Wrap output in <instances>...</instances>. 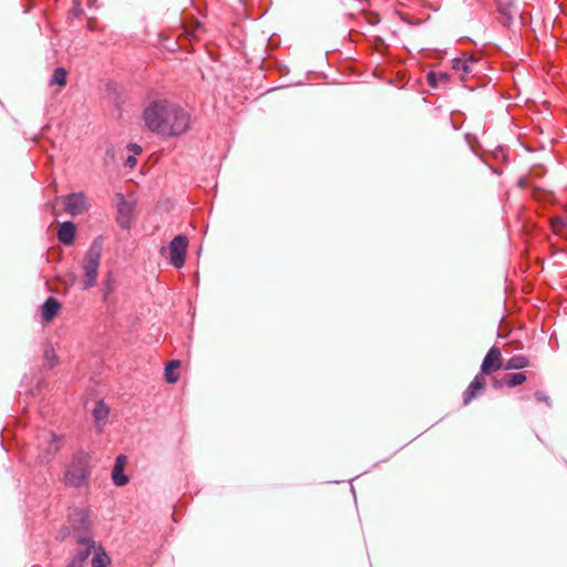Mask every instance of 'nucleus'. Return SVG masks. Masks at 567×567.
<instances>
[{"label":"nucleus","mask_w":567,"mask_h":567,"mask_svg":"<svg viewBox=\"0 0 567 567\" xmlns=\"http://www.w3.org/2000/svg\"><path fill=\"white\" fill-rule=\"evenodd\" d=\"M146 127L163 136H178L189 128L190 115L181 105L166 100H155L144 110Z\"/></svg>","instance_id":"f257e3e1"},{"label":"nucleus","mask_w":567,"mask_h":567,"mask_svg":"<svg viewBox=\"0 0 567 567\" xmlns=\"http://www.w3.org/2000/svg\"><path fill=\"white\" fill-rule=\"evenodd\" d=\"M91 475L92 456L89 452L79 450L65 465L62 481L65 486L80 489L89 486Z\"/></svg>","instance_id":"f03ea898"},{"label":"nucleus","mask_w":567,"mask_h":567,"mask_svg":"<svg viewBox=\"0 0 567 567\" xmlns=\"http://www.w3.org/2000/svg\"><path fill=\"white\" fill-rule=\"evenodd\" d=\"M103 244V236L95 237L84 255L82 265L84 271V277L82 281L83 290H87L96 285L97 270L101 262Z\"/></svg>","instance_id":"7ed1b4c3"},{"label":"nucleus","mask_w":567,"mask_h":567,"mask_svg":"<svg viewBox=\"0 0 567 567\" xmlns=\"http://www.w3.org/2000/svg\"><path fill=\"white\" fill-rule=\"evenodd\" d=\"M68 524L73 532V537L76 535H90L92 528L90 511L83 507H70Z\"/></svg>","instance_id":"20e7f679"},{"label":"nucleus","mask_w":567,"mask_h":567,"mask_svg":"<svg viewBox=\"0 0 567 567\" xmlns=\"http://www.w3.org/2000/svg\"><path fill=\"white\" fill-rule=\"evenodd\" d=\"M188 248V237L185 234L176 235L168 244L169 264L181 269L185 266Z\"/></svg>","instance_id":"39448f33"},{"label":"nucleus","mask_w":567,"mask_h":567,"mask_svg":"<svg viewBox=\"0 0 567 567\" xmlns=\"http://www.w3.org/2000/svg\"><path fill=\"white\" fill-rule=\"evenodd\" d=\"M116 223L124 229L128 230L132 227V221L135 212V203L128 200L122 193H116Z\"/></svg>","instance_id":"423d86ee"},{"label":"nucleus","mask_w":567,"mask_h":567,"mask_svg":"<svg viewBox=\"0 0 567 567\" xmlns=\"http://www.w3.org/2000/svg\"><path fill=\"white\" fill-rule=\"evenodd\" d=\"M74 540L79 545H83L84 548L78 551L70 561L80 567H87V560L90 556L95 551V542L91 535H76Z\"/></svg>","instance_id":"0eeeda50"},{"label":"nucleus","mask_w":567,"mask_h":567,"mask_svg":"<svg viewBox=\"0 0 567 567\" xmlns=\"http://www.w3.org/2000/svg\"><path fill=\"white\" fill-rule=\"evenodd\" d=\"M502 368V353L497 346H493L486 353L481 364L480 373L492 374Z\"/></svg>","instance_id":"6e6552de"},{"label":"nucleus","mask_w":567,"mask_h":567,"mask_svg":"<svg viewBox=\"0 0 567 567\" xmlns=\"http://www.w3.org/2000/svg\"><path fill=\"white\" fill-rule=\"evenodd\" d=\"M127 457L124 454L116 456L111 472V478L115 486L123 487L130 482V477L125 474V465Z\"/></svg>","instance_id":"1a4fd4ad"},{"label":"nucleus","mask_w":567,"mask_h":567,"mask_svg":"<svg viewBox=\"0 0 567 567\" xmlns=\"http://www.w3.org/2000/svg\"><path fill=\"white\" fill-rule=\"evenodd\" d=\"M86 198L82 192L72 193L64 197V209L71 216H76L85 210Z\"/></svg>","instance_id":"9d476101"},{"label":"nucleus","mask_w":567,"mask_h":567,"mask_svg":"<svg viewBox=\"0 0 567 567\" xmlns=\"http://www.w3.org/2000/svg\"><path fill=\"white\" fill-rule=\"evenodd\" d=\"M485 388L486 382L483 374H476L463 393L464 405L470 404L474 399L481 395L484 392Z\"/></svg>","instance_id":"9b49d317"},{"label":"nucleus","mask_w":567,"mask_h":567,"mask_svg":"<svg viewBox=\"0 0 567 567\" xmlns=\"http://www.w3.org/2000/svg\"><path fill=\"white\" fill-rule=\"evenodd\" d=\"M76 225L72 220L62 223L58 229L56 237L59 241L69 247L75 241Z\"/></svg>","instance_id":"f8f14e48"},{"label":"nucleus","mask_w":567,"mask_h":567,"mask_svg":"<svg viewBox=\"0 0 567 567\" xmlns=\"http://www.w3.org/2000/svg\"><path fill=\"white\" fill-rule=\"evenodd\" d=\"M61 309L60 301L54 297H49L41 306L42 319L45 322L52 321Z\"/></svg>","instance_id":"ddd939ff"},{"label":"nucleus","mask_w":567,"mask_h":567,"mask_svg":"<svg viewBox=\"0 0 567 567\" xmlns=\"http://www.w3.org/2000/svg\"><path fill=\"white\" fill-rule=\"evenodd\" d=\"M530 196L534 200L538 202L539 204H542L544 206L550 205L555 202V196L551 192L543 189L537 186L532 187Z\"/></svg>","instance_id":"4468645a"},{"label":"nucleus","mask_w":567,"mask_h":567,"mask_svg":"<svg viewBox=\"0 0 567 567\" xmlns=\"http://www.w3.org/2000/svg\"><path fill=\"white\" fill-rule=\"evenodd\" d=\"M451 80V75L446 72H434L430 71L426 74V82L433 89H439L443 84H447Z\"/></svg>","instance_id":"2eb2a0df"},{"label":"nucleus","mask_w":567,"mask_h":567,"mask_svg":"<svg viewBox=\"0 0 567 567\" xmlns=\"http://www.w3.org/2000/svg\"><path fill=\"white\" fill-rule=\"evenodd\" d=\"M111 558L105 551L103 547H99L92 558H91V567H110Z\"/></svg>","instance_id":"dca6fc26"},{"label":"nucleus","mask_w":567,"mask_h":567,"mask_svg":"<svg viewBox=\"0 0 567 567\" xmlns=\"http://www.w3.org/2000/svg\"><path fill=\"white\" fill-rule=\"evenodd\" d=\"M110 414V408L106 405L104 400H99L95 403V406L92 411V415L94 417V421L99 424L101 422H104Z\"/></svg>","instance_id":"f3484780"},{"label":"nucleus","mask_w":567,"mask_h":567,"mask_svg":"<svg viewBox=\"0 0 567 567\" xmlns=\"http://www.w3.org/2000/svg\"><path fill=\"white\" fill-rule=\"evenodd\" d=\"M181 365V362L178 360H171L166 363L164 374L165 380L169 384H174L177 382L179 375L175 372Z\"/></svg>","instance_id":"a211bd4d"},{"label":"nucleus","mask_w":567,"mask_h":567,"mask_svg":"<svg viewBox=\"0 0 567 567\" xmlns=\"http://www.w3.org/2000/svg\"><path fill=\"white\" fill-rule=\"evenodd\" d=\"M528 365H529V360L527 357L514 355L505 362L504 368L506 370H522L524 368H527Z\"/></svg>","instance_id":"6ab92c4d"},{"label":"nucleus","mask_w":567,"mask_h":567,"mask_svg":"<svg viewBox=\"0 0 567 567\" xmlns=\"http://www.w3.org/2000/svg\"><path fill=\"white\" fill-rule=\"evenodd\" d=\"M66 76H68L66 70L62 66H58L54 69L53 74L51 75V78L49 80V84L65 86L66 85Z\"/></svg>","instance_id":"aec40b11"},{"label":"nucleus","mask_w":567,"mask_h":567,"mask_svg":"<svg viewBox=\"0 0 567 567\" xmlns=\"http://www.w3.org/2000/svg\"><path fill=\"white\" fill-rule=\"evenodd\" d=\"M470 62L471 60L463 58H454L452 61L453 69L456 71H462L463 74L461 75V81L463 82L465 81V75L471 72Z\"/></svg>","instance_id":"412c9836"},{"label":"nucleus","mask_w":567,"mask_h":567,"mask_svg":"<svg viewBox=\"0 0 567 567\" xmlns=\"http://www.w3.org/2000/svg\"><path fill=\"white\" fill-rule=\"evenodd\" d=\"M525 381H526V374L524 372L508 373L505 377V382L509 388H515L517 385H520Z\"/></svg>","instance_id":"4be33fe9"},{"label":"nucleus","mask_w":567,"mask_h":567,"mask_svg":"<svg viewBox=\"0 0 567 567\" xmlns=\"http://www.w3.org/2000/svg\"><path fill=\"white\" fill-rule=\"evenodd\" d=\"M43 357L48 369H53L58 364V357L52 347L45 348Z\"/></svg>","instance_id":"5701e85b"},{"label":"nucleus","mask_w":567,"mask_h":567,"mask_svg":"<svg viewBox=\"0 0 567 567\" xmlns=\"http://www.w3.org/2000/svg\"><path fill=\"white\" fill-rule=\"evenodd\" d=\"M83 8L79 0H73L72 8L69 10L68 17L69 19H75L83 14Z\"/></svg>","instance_id":"b1692460"},{"label":"nucleus","mask_w":567,"mask_h":567,"mask_svg":"<svg viewBox=\"0 0 567 567\" xmlns=\"http://www.w3.org/2000/svg\"><path fill=\"white\" fill-rule=\"evenodd\" d=\"M115 289V285H114V281L109 278L107 280H105L104 282V287H103V299L106 300L109 298V296L114 291Z\"/></svg>","instance_id":"393cba45"},{"label":"nucleus","mask_w":567,"mask_h":567,"mask_svg":"<svg viewBox=\"0 0 567 567\" xmlns=\"http://www.w3.org/2000/svg\"><path fill=\"white\" fill-rule=\"evenodd\" d=\"M551 226L554 228L566 229L567 228V218L563 217V216H555L551 218Z\"/></svg>","instance_id":"a878e982"},{"label":"nucleus","mask_w":567,"mask_h":567,"mask_svg":"<svg viewBox=\"0 0 567 567\" xmlns=\"http://www.w3.org/2000/svg\"><path fill=\"white\" fill-rule=\"evenodd\" d=\"M535 399H536V401L545 402L548 406H550V398L546 393H544L542 391H536Z\"/></svg>","instance_id":"bb28decb"},{"label":"nucleus","mask_w":567,"mask_h":567,"mask_svg":"<svg viewBox=\"0 0 567 567\" xmlns=\"http://www.w3.org/2000/svg\"><path fill=\"white\" fill-rule=\"evenodd\" d=\"M59 534H60V537H61L62 539H64V538H65V537H68V536H72V537H73V532H72V529H71V527H70V525H68V526H63V527L60 529V533H59Z\"/></svg>","instance_id":"cd10ccee"},{"label":"nucleus","mask_w":567,"mask_h":567,"mask_svg":"<svg viewBox=\"0 0 567 567\" xmlns=\"http://www.w3.org/2000/svg\"><path fill=\"white\" fill-rule=\"evenodd\" d=\"M504 384H506L505 379L504 380H499V379L493 380V388L496 390L501 389Z\"/></svg>","instance_id":"c85d7f7f"},{"label":"nucleus","mask_w":567,"mask_h":567,"mask_svg":"<svg viewBox=\"0 0 567 567\" xmlns=\"http://www.w3.org/2000/svg\"><path fill=\"white\" fill-rule=\"evenodd\" d=\"M517 186L519 188H526L528 186V181L526 177H520L518 181H517Z\"/></svg>","instance_id":"c756f323"},{"label":"nucleus","mask_w":567,"mask_h":567,"mask_svg":"<svg viewBox=\"0 0 567 567\" xmlns=\"http://www.w3.org/2000/svg\"><path fill=\"white\" fill-rule=\"evenodd\" d=\"M135 164H136V159H135V157H134V156H128V157L126 158V162H125V165H126V166H128V167H133V166H135Z\"/></svg>","instance_id":"7c9ffc66"},{"label":"nucleus","mask_w":567,"mask_h":567,"mask_svg":"<svg viewBox=\"0 0 567 567\" xmlns=\"http://www.w3.org/2000/svg\"><path fill=\"white\" fill-rule=\"evenodd\" d=\"M369 22H370L371 24H377V23H379V22H380V18H379V16H378V14H372V17L369 19Z\"/></svg>","instance_id":"2f4dec72"},{"label":"nucleus","mask_w":567,"mask_h":567,"mask_svg":"<svg viewBox=\"0 0 567 567\" xmlns=\"http://www.w3.org/2000/svg\"><path fill=\"white\" fill-rule=\"evenodd\" d=\"M130 148L135 153H140L142 151V147L137 144H131Z\"/></svg>","instance_id":"473e14b6"},{"label":"nucleus","mask_w":567,"mask_h":567,"mask_svg":"<svg viewBox=\"0 0 567 567\" xmlns=\"http://www.w3.org/2000/svg\"><path fill=\"white\" fill-rule=\"evenodd\" d=\"M86 27L89 30H93V21L89 20Z\"/></svg>","instance_id":"72a5a7b5"}]
</instances>
